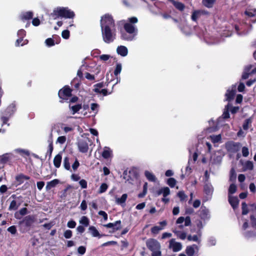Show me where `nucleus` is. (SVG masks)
I'll return each instance as SVG.
<instances>
[{"label":"nucleus","instance_id":"obj_2","mask_svg":"<svg viewBox=\"0 0 256 256\" xmlns=\"http://www.w3.org/2000/svg\"><path fill=\"white\" fill-rule=\"evenodd\" d=\"M177 226L173 229L172 232L175 235L181 240H184L186 237V232L180 231L184 226H188L191 224V219L189 216L186 217L180 216L176 220Z\"/></svg>","mask_w":256,"mask_h":256},{"label":"nucleus","instance_id":"obj_22","mask_svg":"<svg viewBox=\"0 0 256 256\" xmlns=\"http://www.w3.org/2000/svg\"><path fill=\"white\" fill-rule=\"evenodd\" d=\"M144 176L149 181L152 182H156V181L157 178L154 174L148 170L144 172Z\"/></svg>","mask_w":256,"mask_h":256},{"label":"nucleus","instance_id":"obj_19","mask_svg":"<svg viewBox=\"0 0 256 256\" xmlns=\"http://www.w3.org/2000/svg\"><path fill=\"white\" fill-rule=\"evenodd\" d=\"M198 246L196 244L188 246L186 248V253L188 256H193L196 250H198Z\"/></svg>","mask_w":256,"mask_h":256},{"label":"nucleus","instance_id":"obj_39","mask_svg":"<svg viewBox=\"0 0 256 256\" xmlns=\"http://www.w3.org/2000/svg\"><path fill=\"white\" fill-rule=\"evenodd\" d=\"M52 134H50V136L48 140V152L50 153V156L52 150H53V145H52Z\"/></svg>","mask_w":256,"mask_h":256},{"label":"nucleus","instance_id":"obj_32","mask_svg":"<svg viewBox=\"0 0 256 256\" xmlns=\"http://www.w3.org/2000/svg\"><path fill=\"white\" fill-rule=\"evenodd\" d=\"M30 178L22 174H20L16 177V180L18 182V184H20L24 182V180H28Z\"/></svg>","mask_w":256,"mask_h":256},{"label":"nucleus","instance_id":"obj_52","mask_svg":"<svg viewBox=\"0 0 256 256\" xmlns=\"http://www.w3.org/2000/svg\"><path fill=\"white\" fill-rule=\"evenodd\" d=\"M162 230H163V228L159 226H154L151 228V232L154 234H157Z\"/></svg>","mask_w":256,"mask_h":256},{"label":"nucleus","instance_id":"obj_63","mask_svg":"<svg viewBox=\"0 0 256 256\" xmlns=\"http://www.w3.org/2000/svg\"><path fill=\"white\" fill-rule=\"evenodd\" d=\"M76 222H74L73 220H70V221L68 222L67 224V226L69 228H74L76 227Z\"/></svg>","mask_w":256,"mask_h":256},{"label":"nucleus","instance_id":"obj_55","mask_svg":"<svg viewBox=\"0 0 256 256\" xmlns=\"http://www.w3.org/2000/svg\"><path fill=\"white\" fill-rule=\"evenodd\" d=\"M188 240L189 241L199 242V238L197 235H190L188 236Z\"/></svg>","mask_w":256,"mask_h":256},{"label":"nucleus","instance_id":"obj_42","mask_svg":"<svg viewBox=\"0 0 256 256\" xmlns=\"http://www.w3.org/2000/svg\"><path fill=\"white\" fill-rule=\"evenodd\" d=\"M216 0H202L203 4L208 8H212Z\"/></svg>","mask_w":256,"mask_h":256},{"label":"nucleus","instance_id":"obj_6","mask_svg":"<svg viewBox=\"0 0 256 256\" xmlns=\"http://www.w3.org/2000/svg\"><path fill=\"white\" fill-rule=\"evenodd\" d=\"M101 30L106 28L116 27L114 20L111 15L106 14L101 18Z\"/></svg>","mask_w":256,"mask_h":256},{"label":"nucleus","instance_id":"obj_38","mask_svg":"<svg viewBox=\"0 0 256 256\" xmlns=\"http://www.w3.org/2000/svg\"><path fill=\"white\" fill-rule=\"evenodd\" d=\"M28 43V40H24L21 38H18L16 42V46H24L26 44H27Z\"/></svg>","mask_w":256,"mask_h":256},{"label":"nucleus","instance_id":"obj_44","mask_svg":"<svg viewBox=\"0 0 256 256\" xmlns=\"http://www.w3.org/2000/svg\"><path fill=\"white\" fill-rule=\"evenodd\" d=\"M174 6L176 9L180 11H182L185 8L184 5L182 3L178 2H176Z\"/></svg>","mask_w":256,"mask_h":256},{"label":"nucleus","instance_id":"obj_16","mask_svg":"<svg viewBox=\"0 0 256 256\" xmlns=\"http://www.w3.org/2000/svg\"><path fill=\"white\" fill-rule=\"evenodd\" d=\"M116 52L122 56L124 57L128 54V50L126 46H118L116 48Z\"/></svg>","mask_w":256,"mask_h":256},{"label":"nucleus","instance_id":"obj_43","mask_svg":"<svg viewBox=\"0 0 256 256\" xmlns=\"http://www.w3.org/2000/svg\"><path fill=\"white\" fill-rule=\"evenodd\" d=\"M98 108L99 106L98 104L96 103H92L90 104V109L94 113V115L98 113Z\"/></svg>","mask_w":256,"mask_h":256},{"label":"nucleus","instance_id":"obj_51","mask_svg":"<svg viewBox=\"0 0 256 256\" xmlns=\"http://www.w3.org/2000/svg\"><path fill=\"white\" fill-rule=\"evenodd\" d=\"M178 196L179 197L181 201L186 200L188 197L183 191L179 192L178 193Z\"/></svg>","mask_w":256,"mask_h":256},{"label":"nucleus","instance_id":"obj_46","mask_svg":"<svg viewBox=\"0 0 256 256\" xmlns=\"http://www.w3.org/2000/svg\"><path fill=\"white\" fill-rule=\"evenodd\" d=\"M66 140V136H58L56 140V144H64Z\"/></svg>","mask_w":256,"mask_h":256},{"label":"nucleus","instance_id":"obj_61","mask_svg":"<svg viewBox=\"0 0 256 256\" xmlns=\"http://www.w3.org/2000/svg\"><path fill=\"white\" fill-rule=\"evenodd\" d=\"M86 251V248L84 246H80L78 248V252L79 254L83 255Z\"/></svg>","mask_w":256,"mask_h":256},{"label":"nucleus","instance_id":"obj_28","mask_svg":"<svg viewBox=\"0 0 256 256\" xmlns=\"http://www.w3.org/2000/svg\"><path fill=\"white\" fill-rule=\"evenodd\" d=\"M170 194V190L168 187H164L160 188L158 191V194H162L164 197L166 198Z\"/></svg>","mask_w":256,"mask_h":256},{"label":"nucleus","instance_id":"obj_23","mask_svg":"<svg viewBox=\"0 0 256 256\" xmlns=\"http://www.w3.org/2000/svg\"><path fill=\"white\" fill-rule=\"evenodd\" d=\"M20 201H18L16 200H12L9 206L8 210H16L20 205Z\"/></svg>","mask_w":256,"mask_h":256},{"label":"nucleus","instance_id":"obj_60","mask_svg":"<svg viewBox=\"0 0 256 256\" xmlns=\"http://www.w3.org/2000/svg\"><path fill=\"white\" fill-rule=\"evenodd\" d=\"M242 154L244 157H247L249 154V150L248 148L243 147L242 148Z\"/></svg>","mask_w":256,"mask_h":256},{"label":"nucleus","instance_id":"obj_45","mask_svg":"<svg viewBox=\"0 0 256 256\" xmlns=\"http://www.w3.org/2000/svg\"><path fill=\"white\" fill-rule=\"evenodd\" d=\"M210 138L214 143L218 142L221 140V135H212L210 136Z\"/></svg>","mask_w":256,"mask_h":256},{"label":"nucleus","instance_id":"obj_26","mask_svg":"<svg viewBox=\"0 0 256 256\" xmlns=\"http://www.w3.org/2000/svg\"><path fill=\"white\" fill-rule=\"evenodd\" d=\"M60 182V180L58 179H54L48 182L46 184V190H50L52 188L56 186Z\"/></svg>","mask_w":256,"mask_h":256},{"label":"nucleus","instance_id":"obj_1","mask_svg":"<svg viewBox=\"0 0 256 256\" xmlns=\"http://www.w3.org/2000/svg\"><path fill=\"white\" fill-rule=\"evenodd\" d=\"M138 22V18L134 16L128 18L126 22L124 20L122 21V22L124 23V28L126 32V33L123 32L122 34V40L132 41L135 39L138 34V30L134 24L137 23Z\"/></svg>","mask_w":256,"mask_h":256},{"label":"nucleus","instance_id":"obj_41","mask_svg":"<svg viewBox=\"0 0 256 256\" xmlns=\"http://www.w3.org/2000/svg\"><path fill=\"white\" fill-rule=\"evenodd\" d=\"M79 222L80 224L84 225L85 226H88L89 224V220L86 216H82L80 218Z\"/></svg>","mask_w":256,"mask_h":256},{"label":"nucleus","instance_id":"obj_56","mask_svg":"<svg viewBox=\"0 0 256 256\" xmlns=\"http://www.w3.org/2000/svg\"><path fill=\"white\" fill-rule=\"evenodd\" d=\"M62 36L64 39H68L70 37V32L66 30L62 32Z\"/></svg>","mask_w":256,"mask_h":256},{"label":"nucleus","instance_id":"obj_53","mask_svg":"<svg viewBox=\"0 0 256 256\" xmlns=\"http://www.w3.org/2000/svg\"><path fill=\"white\" fill-rule=\"evenodd\" d=\"M236 190V186L234 184H232L230 185L229 189H228V194L229 195L231 194H234Z\"/></svg>","mask_w":256,"mask_h":256},{"label":"nucleus","instance_id":"obj_7","mask_svg":"<svg viewBox=\"0 0 256 256\" xmlns=\"http://www.w3.org/2000/svg\"><path fill=\"white\" fill-rule=\"evenodd\" d=\"M90 142V140L87 137L79 139L77 142L78 150L82 153L86 152L88 150V144Z\"/></svg>","mask_w":256,"mask_h":256},{"label":"nucleus","instance_id":"obj_59","mask_svg":"<svg viewBox=\"0 0 256 256\" xmlns=\"http://www.w3.org/2000/svg\"><path fill=\"white\" fill-rule=\"evenodd\" d=\"M64 236L66 238H70L72 236V232L70 230H66L64 234Z\"/></svg>","mask_w":256,"mask_h":256},{"label":"nucleus","instance_id":"obj_8","mask_svg":"<svg viewBox=\"0 0 256 256\" xmlns=\"http://www.w3.org/2000/svg\"><path fill=\"white\" fill-rule=\"evenodd\" d=\"M240 147L241 145L240 142L230 141L226 144V150L231 153H236L240 150Z\"/></svg>","mask_w":256,"mask_h":256},{"label":"nucleus","instance_id":"obj_3","mask_svg":"<svg viewBox=\"0 0 256 256\" xmlns=\"http://www.w3.org/2000/svg\"><path fill=\"white\" fill-rule=\"evenodd\" d=\"M50 16L54 20L59 17L65 18H73L75 14L74 12L69 9L68 7H57L55 8Z\"/></svg>","mask_w":256,"mask_h":256},{"label":"nucleus","instance_id":"obj_33","mask_svg":"<svg viewBox=\"0 0 256 256\" xmlns=\"http://www.w3.org/2000/svg\"><path fill=\"white\" fill-rule=\"evenodd\" d=\"M70 110L72 111V114H75L77 112H78L81 108L82 106L81 104H76L74 106H69Z\"/></svg>","mask_w":256,"mask_h":256},{"label":"nucleus","instance_id":"obj_10","mask_svg":"<svg viewBox=\"0 0 256 256\" xmlns=\"http://www.w3.org/2000/svg\"><path fill=\"white\" fill-rule=\"evenodd\" d=\"M209 15V12L204 10H195L192 12L191 16L192 20L194 22H196L197 20L202 16H208Z\"/></svg>","mask_w":256,"mask_h":256},{"label":"nucleus","instance_id":"obj_5","mask_svg":"<svg viewBox=\"0 0 256 256\" xmlns=\"http://www.w3.org/2000/svg\"><path fill=\"white\" fill-rule=\"evenodd\" d=\"M147 247L152 252V256H160V244L154 239H150L146 242Z\"/></svg>","mask_w":256,"mask_h":256},{"label":"nucleus","instance_id":"obj_36","mask_svg":"<svg viewBox=\"0 0 256 256\" xmlns=\"http://www.w3.org/2000/svg\"><path fill=\"white\" fill-rule=\"evenodd\" d=\"M90 232L92 235L94 237H96L100 236V233L98 230L96 229V228L94 226H90L88 228Z\"/></svg>","mask_w":256,"mask_h":256},{"label":"nucleus","instance_id":"obj_31","mask_svg":"<svg viewBox=\"0 0 256 256\" xmlns=\"http://www.w3.org/2000/svg\"><path fill=\"white\" fill-rule=\"evenodd\" d=\"M62 157L61 154H57L54 159V166L58 168L60 166L61 164Z\"/></svg>","mask_w":256,"mask_h":256},{"label":"nucleus","instance_id":"obj_27","mask_svg":"<svg viewBox=\"0 0 256 256\" xmlns=\"http://www.w3.org/2000/svg\"><path fill=\"white\" fill-rule=\"evenodd\" d=\"M204 191L208 196H210L214 191V188L212 185L210 184H206L204 187Z\"/></svg>","mask_w":256,"mask_h":256},{"label":"nucleus","instance_id":"obj_37","mask_svg":"<svg viewBox=\"0 0 256 256\" xmlns=\"http://www.w3.org/2000/svg\"><path fill=\"white\" fill-rule=\"evenodd\" d=\"M230 108H231V106L229 104L226 105V108L224 110L223 114L222 115L223 118H229V116H230L229 110Z\"/></svg>","mask_w":256,"mask_h":256},{"label":"nucleus","instance_id":"obj_64","mask_svg":"<svg viewBox=\"0 0 256 256\" xmlns=\"http://www.w3.org/2000/svg\"><path fill=\"white\" fill-rule=\"evenodd\" d=\"M8 231L12 234H14L16 232V227L14 226H11L8 228Z\"/></svg>","mask_w":256,"mask_h":256},{"label":"nucleus","instance_id":"obj_9","mask_svg":"<svg viewBox=\"0 0 256 256\" xmlns=\"http://www.w3.org/2000/svg\"><path fill=\"white\" fill-rule=\"evenodd\" d=\"M222 156L220 152L217 151L214 153L210 156L209 160L210 166L213 165L219 164L222 162Z\"/></svg>","mask_w":256,"mask_h":256},{"label":"nucleus","instance_id":"obj_20","mask_svg":"<svg viewBox=\"0 0 256 256\" xmlns=\"http://www.w3.org/2000/svg\"><path fill=\"white\" fill-rule=\"evenodd\" d=\"M120 220H118L114 223H108L104 226L107 228H112L114 230H118L120 228Z\"/></svg>","mask_w":256,"mask_h":256},{"label":"nucleus","instance_id":"obj_11","mask_svg":"<svg viewBox=\"0 0 256 256\" xmlns=\"http://www.w3.org/2000/svg\"><path fill=\"white\" fill-rule=\"evenodd\" d=\"M252 212L253 214H256V206L252 204L248 206L245 202L242 203V214H247L249 212Z\"/></svg>","mask_w":256,"mask_h":256},{"label":"nucleus","instance_id":"obj_49","mask_svg":"<svg viewBox=\"0 0 256 256\" xmlns=\"http://www.w3.org/2000/svg\"><path fill=\"white\" fill-rule=\"evenodd\" d=\"M176 182V180L172 178H169L167 180L168 184L171 188H174L175 186Z\"/></svg>","mask_w":256,"mask_h":256},{"label":"nucleus","instance_id":"obj_48","mask_svg":"<svg viewBox=\"0 0 256 256\" xmlns=\"http://www.w3.org/2000/svg\"><path fill=\"white\" fill-rule=\"evenodd\" d=\"M196 224L198 229V232L203 228L205 223H203L201 220H197L196 222Z\"/></svg>","mask_w":256,"mask_h":256},{"label":"nucleus","instance_id":"obj_40","mask_svg":"<svg viewBox=\"0 0 256 256\" xmlns=\"http://www.w3.org/2000/svg\"><path fill=\"white\" fill-rule=\"evenodd\" d=\"M16 110V106L14 104H10L6 108V112L9 115H12Z\"/></svg>","mask_w":256,"mask_h":256},{"label":"nucleus","instance_id":"obj_12","mask_svg":"<svg viewBox=\"0 0 256 256\" xmlns=\"http://www.w3.org/2000/svg\"><path fill=\"white\" fill-rule=\"evenodd\" d=\"M199 216L204 222L208 220L210 218L209 210L205 206H202L199 210Z\"/></svg>","mask_w":256,"mask_h":256},{"label":"nucleus","instance_id":"obj_14","mask_svg":"<svg viewBox=\"0 0 256 256\" xmlns=\"http://www.w3.org/2000/svg\"><path fill=\"white\" fill-rule=\"evenodd\" d=\"M169 248L174 252L180 251L182 248V244L179 242H176L174 239H172L170 241Z\"/></svg>","mask_w":256,"mask_h":256},{"label":"nucleus","instance_id":"obj_25","mask_svg":"<svg viewBox=\"0 0 256 256\" xmlns=\"http://www.w3.org/2000/svg\"><path fill=\"white\" fill-rule=\"evenodd\" d=\"M12 154L10 153H6L0 156V163L5 164L7 162L12 158Z\"/></svg>","mask_w":256,"mask_h":256},{"label":"nucleus","instance_id":"obj_50","mask_svg":"<svg viewBox=\"0 0 256 256\" xmlns=\"http://www.w3.org/2000/svg\"><path fill=\"white\" fill-rule=\"evenodd\" d=\"M122 66L121 64H117L116 66V68L114 71V74L116 76H117L118 74H120L122 71Z\"/></svg>","mask_w":256,"mask_h":256},{"label":"nucleus","instance_id":"obj_13","mask_svg":"<svg viewBox=\"0 0 256 256\" xmlns=\"http://www.w3.org/2000/svg\"><path fill=\"white\" fill-rule=\"evenodd\" d=\"M71 89L66 86L59 90L58 96L60 98L67 100L71 96Z\"/></svg>","mask_w":256,"mask_h":256},{"label":"nucleus","instance_id":"obj_4","mask_svg":"<svg viewBox=\"0 0 256 256\" xmlns=\"http://www.w3.org/2000/svg\"><path fill=\"white\" fill-rule=\"evenodd\" d=\"M102 33L103 40L107 44H110L114 41L116 37V27L106 28L102 29Z\"/></svg>","mask_w":256,"mask_h":256},{"label":"nucleus","instance_id":"obj_47","mask_svg":"<svg viewBox=\"0 0 256 256\" xmlns=\"http://www.w3.org/2000/svg\"><path fill=\"white\" fill-rule=\"evenodd\" d=\"M108 188V186L106 184V183L102 184L100 187V188L98 190V193L102 194V193L104 192L107 190Z\"/></svg>","mask_w":256,"mask_h":256},{"label":"nucleus","instance_id":"obj_35","mask_svg":"<svg viewBox=\"0 0 256 256\" xmlns=\"http://www.w3.org/2000/svg\"><path fill=\"white\" fill-rule=\"evenodd\" d=\"M245 14L250 18H256L255 22L256 20V10L255 9H250L246 11Z\"/></svg>","mask_w":256,"mask_h":256},{"label":"nucleus","instance_id":"obj_17","mask_svg":"<svg viewBox=\"0 0 256 256\" xmlns=\"http://www.w3.org/2000/svg\"><path fill=\"white\" fill-rule=\"evenodd\" d=\"M34 222V218L31 216H26L22 221L20 222V224H24L27 226H30Z\"/></svg>","mask_w":256,"mask_h":256},{"label":"nucleus","instance_id":"obj_34","mask_svg":"<svg viewBox=\"0 0 256 256\" xmlns=\"http://www.w3.org/2000/svg\"><path fill=\"white\" fill-rule=\"evenodd\" d=\"M128 198V195L126 194H123L120 198H116V202L118 204H124Z\"/></svg>","mask_w":256,"mask_h":256},{"label":"nucleus","instance_id":"obj_24","mask_svg":"<svg viewBox=\"0 0 256 256\" xmlns=\"http://www.w3.org/2000/svg\"><path fill=\"white\" fill-rule=\"evenodd\" d=\"M112 150L108 147H104L102 153V156L104 158H108L112 156Z\"/></svg>","mask_w":256,"mask_h":256},{"label":"nucleus","instance_id":"obj_54","mask_svg":"<svg viewBox=\"0 0 256 256\" xmlns=\"http://www.w3.org/2000/svg\"><path fill=\"white\" fill-rule=\"evenodd\" d=\"M46 45L48 46H52L54 45V42L52 38H48L45 40Z\"/></svg>","mask_w":256,"mask_h":256},{"label":"nucleus","instance_id":"obj_29","mask_svg":"<svg viewBox=\"0 0 256 256\" xmlns=\"http://www.w3.org/2000/svg\"><path fill=\"white\" fill-rule=\"evenodd\" d=\"M244 170H252L254 168V164L252 162L247 160L242 164Z\"/></svg>","mask_w":256,"mask_h":256},{"label":"nucleus","instance_id":"obj_21","mask_svg":"<svg viewBox=\"0 0 256 256\" xmlns=\"http://www.w3.org/2000/svg\"><path fill=\"white\" fill-rule=\"evenodd\" d=\"M228 201L232 206L234 209L238 207V200L237 198L228 196Z\"/></svg>","mask_w":256,"mask_h":256},{"label":"nucleus","instance_id":"obj_30","mask_svg":"<svg viewBox=\"0 0 256 256\" xmlns=\"http://www.w3.org/2000/svg\"><path fill=\"white\" fill-rule=\"evenodd\" d=\"M33 13L32 12H23L20 15L21 19L22 20H29L32 18Z\"/></svg>","mask_w":256,"mask_h":256},{"label":"nucleus","instance_id":"obj_15","mask_svg":"<svg viewBox=\"0 0 256 256\" xmlns=\"http://www.w3.org/2000/svg\"><path fill=\"white\" fill-rule=\"evenodd\" d=\"M236 92V86H232L231 88H229L225 94L226 100L230 101L233 99L234 96Z\"/></svg>","mask_w":256,"mask_h":256},{"label":"nucleus","instance_id":"obj_62","mask_svg":"<svg viewBox=\"0 0 256 256\" xmlns=\"http://www.w3.org/2000/svg\"><path fill=\"white\" fill-rule=\"evenodd\" d=\"M26 31L22 29H21L20 30H19L18 32V36L19 37V38H24V36H26Z\"/></svg>","mask_w":256,"mask_h":256},{"label":"nucleus","instance_id":"obj_58","mask_svg":"<svg viewBox=\"0 0 256 256\" xmlns=\"http://www.w3.org/2000/svg\"><path fill=\"white\" fill-rule=\"evenodd\" d=\"M80 166V163L78 160L76 158L74 164L72 166V168L74 170V171H76L78 166Z\"/></svg>","mask_w":256,"mask_h":256},{"label":"nucleus","instance_id":"obj_18","mask_svg":"<svg viewBox=\"0 0 256 256\" xmlns=\"http://www.w3.org/2000/svg\"><path fill=\"white\" fill-rule=\"evenodd\" d=\"M72 158L69 156H66L64 159V166L65 169L68 170H70L72 172V168H70V164L72 162Z\"/></svg>","mask_w":256,"mask_h":256},{"label":"nucleus","instance_id":"obj_57","mask_svg":"<svg viewBox=\"0 0 256 256\" xmlns=\"http://www.w3.org/2000/svg\"><path fill=\"white\" fill-rule=\"evenodd\" d=\"M252 120L250 118L246 119L243 124V128L244 130H248V124H250Z\"/></svg>","mask_w":256,"mask_h":256}]
</instances>
